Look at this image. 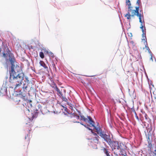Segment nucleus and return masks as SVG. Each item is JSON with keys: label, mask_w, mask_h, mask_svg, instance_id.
<instances>
[{"label": "nucleus", "mask_w": 156, "mask_h": 156, "mask_svg": "<svg viewBox=\"0 0 156 156\" xmlns=\"http://www.w3.org/2000/svg\"><path fill=\"white\" fill-rule=\"evenodd\" d=\"M151 59L152 61H153V60L152 59V56H151Z\"/></svg>", "instance_id": "43"}, {"label": "nucleus", "mask_w": 156, "mask_h": 156, "mask_svg": "<svg viewBox=\"0 0 156 156\" xmlns=\"http://www.w3.org/2000/svg\"><path fill=\"white\" fill-rule=\"evenodd\" d=\"M143 34H142V40H144L145 41V42L146 43L147 42V38L146 37V31H145L144 32H142Z\"/></svg>", "instance_id": "13"}, {"label": "nucleus", "mask_w": 156, "mask_h": 156, "mask_svg": "<svg viewBox=\"0 0 156 156\" xmlns=\"http://www.w3.org/2000/svg\"><path fill=\"white\" fill-rule=\"evenodd\" d=\"M70 117L71 118L76 117L77 119H80V116L77 115L76 114L74 113L70 114Z\"/></svg>", "instance_id": "11"}, {"label": "nucleus", "mask_w": 156, "mask_h": 156, "mask_svg": "<svg viewBox=\"0 0 156 156\" xmlns=\"http://www.w3.org/2000/svg\"><path fill=\"white\" fill-rule=\"evenodd\" d=\"M55 90L57 91V94H61V93L62 92L58 88V87H57L56 85H55Z\"/></svg>", "instance_id": "17"}, {"label": "nucleus", "mask_w": 156, "mask_h": 156, "mask_svg": "<svg viewBox=\"0 0 156 156\" xmlns=\"http://www.w3.org/2000/svg\"><path fill=\"white\" fill-rule=\"evenodd\" d=\"M25 81L28 84L27 85H26L25 84H23V87H22V88L23 89V91L25 92H26V91L27 90V88L28 87V84H29L30 83V82L28 80V78H26L25 79Z\"/></svg>", "instance_id": "6"}, {"label": "nucleus", "mask_w": 156, "mask_h": 156, "mask_svg": "<svg viewBox=\"0 0 156 156\" xmlns=\"http://www.w3.org/2000/svg\"><path fill=\"white\" fill-rule=\"evenodd\" d=\"M153 153L154 155H156V149L154 151Z\"/></svg>", "instance_id": "33"}, {"label": "nucleus", "mask_w": 156, "mask_h": 156, "mask_svg": "<svg viewBox=\"0 0 156 156\" xmlns=\"http://www.w3.org/2000/svg\"><path fill=\"white\" fill-rule=\"evenodd\" d=\"M110 153H108V154H106V156H110Z\"/></svg>", "instance_id": "37"}, {"label": "nucleus", "mask_w": 156, "mask_h": 156, "mask_svg": "<svg viewBox=\"0 0 156 156\" xmlns=\"http://www.w3.org/2000/svg\"><path fill=\"white\" fill-rule=\"evenodd\" d=\"M67 104L69 106V107H70L69 108L70 109H71L72 110L73 109V105H72V104H71L70 103H69L68 102H67Z\"/></svg>", "instance_id": "25"}, {"label": "nucleus", "mask_w": 156, "mask_h": 156, "mask_svg": "<svg viewBox=\"0 0 156 156\" xmlns=\"http://www.w3.org/2000/svg\"><path fill=\"white\" fill-rule=\"evenodd\" d=\"M94 138L93 139V140H96V141L97 142H98V140H99V139H98V138H99V136H98L97 135L96 136H94Z\"/></svg>", "instance_id": "24"}, {"label": "nucleus", "mask_w": 156, "mask_h": 156, "mask_svg": "<svg viewBox=\"0 0 156 156\" xmlns=\"http://www.w3.org/2000/svg\"><path fill=\"white\" fill-rule=\"evenodd\" d=\"M49 55L52 58H53L54 57L53 54L51 52H50L49 53Z\"/></svg>", "instance_id": "26"}, {"label": "nucleus", "mask_w": 156, "mask_h": 156, "mask_svg": "<svg viewBox=\"0 0 156 156\" xmlns=\"http://www.w3.org/2000/svg\"><path fill=\"white\" fill-rule=\"evenodd\" d=\"M40 57L42 58H44V53L42 52H40L39 53Z\"/></svg>", "instance_id": "22"}, {"label": "nucleus", "mask_w": 156, "mask_h": 156, "mask_svg": "<svg viewBox=\"0 0 156 156\" xmlns=\"http://www.w3.org/2000/svg\"><path fill=\"white\" fill-rule=\"evenodd\" d=\"M9 73L10 85L12 88L16 90L21 86L24 74L20 67L18 66H15L13 64H12L11 70L9 72Z\"/></svg>", "instance_id": "1"}, {"label": "nucleus", "mask_w": 156, "mask_h": 156, "mask_svg": "<svg viewBox=\"0 0 156 156\" xmlns=\"http://www.w3.org/2000/svg\"><path fill=\"white\" fill-rule=\"evenodd\" d=\"M153 94L154 95V98H156V94H154V92H153Z\"/></svg>", "instance_id": "36"}, {"label": "nucleus", "mask_w": 156, "mask_h": 156, "mask_svg": "<svg viewBox=\"0 0 156 156\" xmlns=\"http://www.w3.org/2000/svg\"><path fill=\"white\" fill-rule=\"evenodd\" d=\"M143 114L144 115V117L146 120H148L149 119L147 115L145 112H144L143 113Z\"/></svg>", "instance_id": "21"}, {"label": "nucleus", "mask_w": 156, "mask_h": 156, "mask_svg": "<svg viewBox=\"0 0 156 156\" xmlns=\"http://www.w3.org/2000/svg\"><path fill=\"white\" fill-rule=\"evenodd\" d=\"M38 112H36L32 116V117L31 118L32 119H34L35 118H37L38 116Z\"/></svg>", "instance_id": "20"}, {"label": "nucleus", "mask_w": 156, "mask_h": 156, "mask_svg": "<svg viewBox=\"0 0 156 156\" xmlns=\"http://www.w3.org/2000/svg\"><path fill=\"white\" fill-rule=\"evenodd\" d=\"M53 65H54V66H53V67H54H54H55V64H54Z\"/></svg>", "instance_id": "45"}, {"label": "nucleus", "mask_w": 156, "mask_h": 156, "mask_svg": "<svg viewBox=\"0 0 156 156\" xmlns=\"http://www.w3.org/2000/svg\"><path fill=\"white\" fill-rule=\"evenodd\" d=\"M145 48H146V50L148 51V52L150 53H151V51L148 46L147 42H146V44H145Z\"/></svg>", "instance_id": "18"}, {"label": "nucleus", "mask_w": 156, "mask_h": 156, "mask_svg": "<svg viewBox=\"0 0 156 156\" xmlns=\"http://www.w3.org/2000/svg\"><path fill=\"white\" fill-rule=\"evenodd\" d=\"M94 127V129L96 130V131L98 134H99L100 136H101L102 134L103 133L101 128L100 127H96L95 126Z\"/></svg>", "instance_id": "9"}, {"label": "nucleus", "mask_w": 156, "mask_h": 156, "mask_svg": "<svg viewBox=\"0 0 156 156\" xmlns=\"http://www.w3.org/2000/svg\"><path fill=\"white\" fill-rule=\"evenodd\" d=\"M32 85H31V87H30V88H32Z\"/></svg>", "instance_id": "47"}, {"label": "nucleus", "mask_w": 156, "mask_h": 156, "mask_svg": "<svg viewBox=\"0 0 156 156\" xmlns=\"http://www.w3.org/2000/svg\"><path fill=\"white\" fill-rule=\"evenodd\" d=\"M134 112H135V114H136V118H137V119H139L138 117V116L136 115V112H135V111H134Z\"/></svg>", "instance_id": "34"}, {"label": "nucleus", "mask_w": 156, "mask_h": 156, "mask_svg": "<svg viewBox=\"0 0 156 156\" xmlns=\"http://www.w3.org/2000/svg\"><path fill=\"white\" fill-rule=\"evenodd\" d=\"M126 5H128V12H132V10L131 9L133 8V7L131 6V4L129 0H126Z\"/></svg>", "instance_id": "8"}, {"label": "nucleus", "mask_w": 156, "mask_h": 156, "mask_svg": "<svg viewBox=\"0 0 156 156\" xmlns=\"http://www.w3.org/2000/svg\"><path fill=\"white\" fill-rule=\"evenodd\" d=\"M102 150L103 151L105 154H107L108 153H110V152L108 151V149L107 148H106L105 147L103 148Z\"/></svg>", "instance_id": "15"}, {"label": "nucleus", "mask_w": 156, "mask_h": 156, "mask_svg": "<svg viewBox=\"0 0 156 156\" xmlns=\"http://www.w3.org/2000/svg\"><path fill=\"white\" fill-rule=\"evenodd\" d=\"M61 106L62 107H63V109H64V110L67 112V113L68 114H70V113L68 111V109L67 108L65 107V106H63L62 105H61Z\"/></svg>", "instance_id": "19"}, {"label": "nucleus", "mask_w": 156, "mask_h": 156, "mask_svg": "<svg viewBox=\"0 0 156 156\" xmlns=\"http://www.w3.org/2000/svg\"><path fill=\"white\" fill-rule=\"evenodd\" d=\"M88 129H89V130H91V132H92L93 131L90 128H88Z\"/></svg>", "instance_id": "39"}, {"label": "nucleus", "mask_w": 156, "mask_h": 156, "mask_svg": "<svg viewBox=\"0 0 156 156\" xmlns=\"http://www.w3.org/2000/svg\"><path fill=\"white\" fill-rule=\"evenodd\" d=\"M140 3L141 2L140 0H137L136 4L138 5V6L135 7V10H132V12H131V15H130V13L129 12H128L125 15V16L126 17L127 19L128 20H130L131 19V17H133L135 15L137 16V12H136L135 11V10L137 9H138V12L139 14H142V12H142L141 13V11H140V13H139L140 5Z\"/></svg>", "instance_id": "2"}, {"label": "nucleus", "mask_w": 156, "mask_h": 156, "mask_svg": "<svg viewBox=\"0 0 156 156\" xmlns=\"http://www.w3.org/2000/svg\"><path fill=\"white\" fill-rule=\"evenodd\" d=\"M10 61L11 62V63L12 62V58L10 60Z\"/></svg>", "instance_id": "41"}, {"label": "nucleus", "mask_w": 156, "mask_h": 156, "mask_svg": "<svg viewBox=\"0 0 156 156\" xmlns=\"http://www.w3.org/2000/svg\"><path fill=\"white\" fill-rule=\"evenodd\" d=\"M30 142L29 137L28 134L25 136V140L24 141L25 145L24 146H25V147L27 148L28 145Z\"/></svg>", "instance_id": "7"}, {"label": "nucleus", "mask_w": 156, "mask_h": 156, "mask_svg": "<svg viewBox=\"0 0 156 156\" xmlns=\"http://www.w3.org/2000/svg\"><path fill=\"white\" fill-rule=\"evenodd\" d=\"M114 154H115L116 155V156H118V154H117V152H116V151H115V152H114Z\"/></svg>", "instance_id": "35"}, {"label": "nucleus", "mask_w": 156, "mask_h": 156, "mask_svg": "<svg viewBox=\"0 0 156 156\" xmlns=\"http://www.w3.org/2000/svg\"><path fill=\"white\" fill-rule=\"evenodd\" d=\"M123 155V156H127L126 154V155L123 154V155Z\"/></svg>", "instance_id": "44"}, {"label": "nucleus", "mask_w": 156, "mask_h": 156, "mask_svg": "<svg viewBox=\"0 0 156 156\" xmlns=\"http://www.w3.org/2000/svg\"><path fill=\"white\" fill-rule=\"evenodd\" d=\"M109 144L111 147L112 150L116 149L119 150L120 149V147H121L120 144H119L117 141H112V142Z\"/></svg>", "instance_id": "4"}, {"label": "nucleus", "mask_w": 156, "mask_h": 156, "mask_svg": "<svg viewBox=\"0 0 156 156\" xmlns=\"http://www.w3.org/2000/svg\"><path fill=\"white\" fill-rule=\"evenodd\" d=\"M120 153L119 154H120V155L121 154L122 155H123V154H122V153H123V152L122 151V149H121V148L120 147Z\"/></svg>", "instance_id": "29"}, {"label": "nucleus", "mask_w": 156, "mask_h": 156, "mask_svg": "<svg viewBox=\"0 0 156 156\" xmlns=\"http://www.w3.org/2000/svg\"><path fill=\"white\" fill-rule=\"evenodd\" d=\"M80 119L81 120H83L84 122H86L88 120V119L83 115H80Z\"/></svg>", "instance_id": "16"}, {"label": "nucleus", "mask_w": 156, "mask_h": 156, "mask_svg": "<svg viewBox=\"0 0 156 156\" xmlns=\"http://www.w3.org/2000/svg\"><path fill=\"white\" fill-rule=\"evenodd\" d=\"M64 92H66V90H64Z\"/></svg>", "instance_id": "48"}, {"label": "nucleus", "mask_w": 156, "mask_h": 156, "mask_svg": "<svg viewBox=\"0 0 156 156\" xmlns=\"http://www.w3.org/2000/svg\"><path fill=\"white\" fill-rule=\"evenodd\" d=\"M102 138H103L107 142L108 144L112 142L111 139L110 138L109 136H108L106 134L103 133L100 136Z\"/></svg>", "instance_id": "5"}, {"label": "nucleus", "mask_w": 156, "mask_h": 156, "mask_svg": "<svg viewBox=\"0 0 156 156\" xmlns=\"http://www.w3.org/2000/svg\"><path fill=\"white\" fill-rule=\"evenodd\" d=\"M62 99V101L66 102V104L67 103V102H67L68 99L65 97V96L64 97H63V98Z\"/></svg>", "instance_id": "23"}, {"label": "nucleus", "mask_w": 156, "mask_h": 156, "mask_svg": "<svg viewBox=\"0 0 156 156\" xmlns=\"http://www.w3.org/2000/svg\"><path fill=\"white\" fill-rule=\"evenodd\" d=\"M22 98L24 100L26 101L28 99V98L26 95H24L23 97H22Z\"/></svg>", "instance_id": "27"}, {"label": "nucleus", "mask_w": 156, "mask_h": 156, "mask_svg": "<svg viewBox=\"0 0 156 156\" xmlns=\"http://www.w3.org/2000/svg\"><path fill=\"white\" fill-rule=\"evenodd\" d=\"M92 133L93 134L94 136H96L97 135L96 134V133L93 132H92Z\"/></svg>", "instance_id": "32"}, {"label": "nucleus", "mask_w": 156, "mask_h": 156, "mask_svg": "<svg viewBox=\"0 0 156 156\" xmlns=\"http://www.w3.org/2000/svg\"><path fill=\"white\" fill-rule=\"evenodd\" d=\"M135 11L136 12H137V16L139 17V22L141 23L140 28L141 29L142 32H144L146 31V28L145 27L144 22V23H143V22L142 21V18H144L143 13L142 12V14H139L138 12L137 9Z\"/></svg>", "instance_id": "3"}, {"label": "nucleus", "mask_w": 156, "mask_h": 156, "mask_svg": "<svg viewBox=\"0 0 156 156\" xmlns=\"http://www.w3.org/2000/svg\"><path fill=\"white\" fill-rule=\"evenodd\" d=\"M128 36L131 38L133 37L132 33L131 32H128L127 33Z\"/></svg>", "instance_id": "28"}, {"label": "nucleus", "mask_w": 156, "mask_h": 156, "mask_svg": "<svg viewBox=\"0 0 156 156\" xmlns=\"http://www.w3.org/2000/svg\"><path fill=\"white\" fill-rule=\"evenodd\" d=\"M32 124L30 123L29 124H28V123H26V127L27 129H28L27 131L30 132L31 130V127H32Z\"/></svg>", "instance_id": "12"}, {"label": "nucleus", "mask_w": 156, "mask_h": 156, "mask_svg": "<svg viewBox=\"0 0 156 156\" xmlns=\"http://www.w3.org/2000/svg\"><path fill=\"white\" fill-rule=\"evenodd\" d=\"M154 156H156V155H154Z\"/></svg>", "instance_id": "49"}, {"label": "nucleus", "mask_w": 156, "mask_h": 156, "mask_svg": "<svg viewBox=\"0 0 156 156\" xmlns=\"http://www.w3.org/2000/svg\"><path fill=\"white\" fill-rule=\"evenodd\" d=\"M3 56L5 57H6V55L5 53H3Z\"/></svg>", "instance_id": "38"}, {"label": "nucleus", "mask_w": 156, "mask_h": 156, "mask_svg": "<svg viewBox=\"0 0 156 156\" xmlns=\"http://www.w3.org/2000/svg\"><path fill=\"white\" fill-rule=\"evenodd\" d=\"M88 119V120L87 121L90 124V125H91L90 126L91 127H94V122L92 120L90 116H87Z\"/></svg>", "instance_id": "10"}, {"label": "nucleus", "mask_w": 156, "mask_h": 156, "mask_svg": "<svg viewBox=\"0 0 156 156\" xmlns=\"http://www.w3.org/2000/svg\"><path fill=\"white\" fill-rule=\"evenodd\" d=\"M39 63L41 66L43 67L45 69H48L47 66L43 61H41L39 62Z\"/></svg>", "instance_id": "14"}, {"label": "nucleus", "mask_w": 156, "mask_h": 156, "mask_svg": "<svg viewBox=\"0 0 156 156\" xmlns=\"http://www.w3.org/2000/svg\"><path fill=\"white\" fill-rule=\"evenodd\" d=\"M81 124L82 125H83V124H82V123H81ZM84 126L85 127H86V125H84Z\"/></svg>", "instance_id": "46"}, {"label": "nucleus", "mask_w": 156, "mask_h": 156, "mask_svg": "<svg viewBox=\"0 0 156 156\" xmlns=\"http://www.w3.org/2000/svg\"><path fill=\"white\" fill-rule=\"evenodd\" d=\"M74 122H76V123H79V122L76 121H73Z\"/></svg>", "instance_id": "42"}, {"label": "nucleus", "mask_w": 156, "mask_h": 156, "mask_svg": "<svg viewBox=\"0 0 156 156\" xmlns=\"http://www.w3.org/2000/svg\"><path fill=\"white\" fill-rule=\"evenodd\" d=\"M20 94L22 95V97H23L24 95H26L25 93H23L22 92L20 91Z\"/></svg>", "instance_id": "30"}, {"label": "nucleus", "mask_w": 156, "mask_h": 156, "mask_svg": "<svg viewBox=\"0 0 156 156\" xmlns=\"http://www.w3.org/2000/svg\"><path fill=\"white\" fill-rule=\"evenodd\" d=\"M88 129H89V130H91V132H92L93 131L90 128H88Z\"/></svg>", "instance_id": "40"}, {"label": "nucleus", "mask_w": 156, "mask_h": 156, "mask_svg": "<svg viewBox=\"0 0 156 156\" xmlns=\"http://www.w3.org/2000/svg\"><path fill=\"white\" fill-rule=\"evenodd\" d=\"M60 94V97L61 98H63V97H64L65 96V95H64L61 92V94Z\"/></svg>", "instance_id": "31"}]
</instances>
